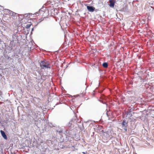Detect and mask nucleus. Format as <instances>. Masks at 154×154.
Here are the masks:
<instances>
[{
  "label": "nucleus",
  "mask_w": 154,
  "mask_h": 154,
  "mask_svg": "<svg viewBox=\"0 0 154 154\" xmlns=\"http://www.w3.org/2000/svg\"><path fill=\"white\" fill-rule=\"evenodd\" d=\"M109 5L110 7H114L115 2L114 0H109Z\"/></svg>",
  "instance_id": "39448f33"
},
{
  "label": "nucleus",
  "mask_w": 154,
  "mask_h": 154,
  "mask_svg": "<svg viewBox=\"0 0 154 154\" xmlns=\"http://www.w3.org/2000/svg\"><path fill=\"white\" fill-rule=\"evenodd\" d=\"M127 122H126L125 121H123L122 124V127L126 128L127 126Z\"/></svg>",
  "instance_id": "0eeeda50"
},
{
  "label": "nucleus",
  "mask_w": 154,
  "mask_h": 154,
  "mask_svg": "<svg viewBox=\"0 0 154 154\" xmlns=\"http://www.w3.org/2000/svg\"><path fill=\"white\" fill-rule=\"evenodd\" d=\"M49 66V63H48L46 62L45 61H42L40 63V66L42 69L50 68Z\"/></svg>",
  "instance_id": "f03ea898"
},
{
  "label": "nucleus",
  "mask_w": 154,
  "mask_h": 154,
  "mask_svg": "<svg viewBox=\"0 0 154 154\" xmlns=\"http://www.w3.org/2000/svg\"><path fill=\"white\" fill-rule=\"evenodd\" d=\"M39 15V13L37 12L34 14H29V15H31V16H32V17H35L36 16H38Z\"/></svg>",
  "instance_id": "423d86ee"
},
{
  "label": "nucleus",
  "mask_w": 154,
  "mask_h": 154,
  "mask_svg": "<svg viewBox=\"0 0 154 154\" xmlns=\"http://www.w3.org/2000/svg\"><path fill=\"white\" fill-rule=\"evenodd\" d=\"M33 28H32V30H33Z\"/></svg>",
  "instance_id": "9d476101"
},
{
  "label": "nucleus",
  "mask_w": 154,
  "mask_h": 154,
  "mask_svg": "<svg viewBox=\"0 0 154 154\" xmlns=\"http://www.w3.org/2000/svg\"><path fill=\"white\" fill-rule=\"evenodd\" d=\"M9 11L10 16L7 20L13 21L17 19V14L11 11Z\"/></svg>",
  "instance_id": "f257e3e1"
},
{
  "label": "nucleus",
  "mask_w": 154,
  "mask_h": 154,
  "mask_svg": "<svg viewBox=\"0 0 154 154\" xmlns=\"http://www.w3.org/2000/svg\"><path fill=\"white\" fill-rule=\"evenodd\" d=\"M31 24H27V25H26V28H29L30 26H31Z\"/></svg>",
  "instance_id": "1a4fd4ad"
},
{
  "label": "nucleus",
  "mask_w": 154,
  "mask_h": 154,
  "mask_svg": "<svg viewBox=\"0 0 154 154\" xmlns=\"http://www.w3.org/2000/svg\"><path fill=\"white\" fill-rule=\"evenodd\" d=\"M102 66L104 68H106L108 67V65L107 63H104Z\"/></svg>",
  "instance_id": "6e6552de"
},
{
  "label": "nucleus",
  "mask_w": 154,
  "mask_h": 154,
  "mask_svg": "<svg viewBox=\"0 0 154 154\" xmlns=\"http://www.w3.org/2000/svg\"><path fill=\"white\" fill-rule=\"evenodd\" d=\"M125 129V130L126 131V130H127V129H126V128Z\"/></svg>",
  "instance_id": "9b49d317"
},
{
  "label": "nucleus",
  "mask_w": 154,
  "mask_h": 154,
  "mask_svg": "<svg viewBox=\"0 0 154 154\" xmlns=\"http://www.w3.org/2000/svg\"><path fill=\"white\" fill-rule=\"evenodd\" d=\"M0 132L2 134V136L5 140H7L8 137L6 135L5 133L2 130L0 131Z\"/></svg>",
  "instance_id": "20e7f679"
},
{
  "label": "nucleus",
  "mask_w": 154,
  "mask_h": 154,
  "mask_svg": "<svg viewBox=\"0 0 154 154\" xmlns=\"http://www.w3.org/2000/svg\"><path fill=\"white\" fill-rule=\"evenodd\" d=\"M87 9L89 11L91 12H93L95 9V8L91 6H87Z\"/></svg>",
  "instance_id": "7ed1b4c3"
}]
</instances>
